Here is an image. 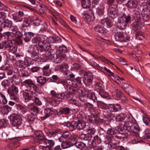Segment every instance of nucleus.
Returning a JSON list of instances; mask_svg holds the SVG:
<instances>
[{"instance_id":"obj_49","label":"nucleus","mask_w":150,"mask_h":150,"mask_svg":"<svg viewBox=\"0 0 150 150\" xmlns=\"http://www.w3.org/2000/svg\"><path fill=\"white\" fill-rule=\"evenodd\" d=\"M46 141V147H52L54 144V142L52 140L47 139Z\"/></svg>"},{"instance_id":"obj_60","label":"nucleus","mask_w":150,"mask_h":150,"mask_svg":"<svg viewBox=\"0 0 150 150\" xmlns=\"http://www.w3.org/2000/svg\"><path fill=\"white\" fill-rule=\"evenodd\" d=\"M63 58V57H61L60 56H57L55 59L54 57L52 60L56 62L59 63L62 61Z\"/></svg>"},{"instance_id":"obj_26","label":"nucleus","mask_w":150,"mask_h":150,"mask_svg":"<svg viewBox=\"0 0 150 150\" xmlns=\"http://www.w3.org/2000/svg\"><path fill=\"white\" fill-rule=\"evenodd\" d=\"M43 75L47 76H49L51 72L49 68V65H46L42 68Z\"/></svg>"},{"instance_id":"obj_15","label":"nucleus","mask_w":150,"mask_h":150,"mask_svg":"<svg viewBox=\"0 0 150 150\" xmlns=\"http://www.w3.org/2000/svg\"><path fill=\"white\" fill-rule=\"evenodd\" d=\"M109 110L112 112H116L120 110L121 109L120 105L118 103L109 104L108 105Z\"/></svg>"},{"instance_id":"obj_4","label":"nucleus","mask_w":150,"mask_h":150,"mask_svg":"<svg viewBox=\"0 0 150 150\" xmlns=\"http://www.w3.org/2000/svg\"><path fill=\"white\" fill-rule=\"evenodd\" d=\"M10 120L12 125L14 127L21 125L22 121L21 116L16 114H13L10 116Z\"/></svg>"},{"instance_id":"obj_33","label":"nucleus","mask_w":150,"mask_h":150,"mask_svg":"<svg viewBox=\"0 0 150 150\" xmlns=\"http://www.w3.org/2000/svg\"><path fill=\"white\" fill-rule=\"evenodd\" d=\"M103 114L105 118H108L112 115V113L110 111L107 109L104 110L103 111Z\"/></svg>"},{"instance_id":"obj_36","label":"nucleus","mask_w":150,"mask_h":150,"mask_svg":"<svg viewBox=\"0 0 150 150\" xmlns=\"http://www.w3.org/2000/svg\"><path fill=\"white\" fill-rule=\"evenodd\" d=\"M79 92L80 94L83 95L87 98L89 97L91 92L88 90L84 89L83 90H79Z\"/></svg>"},{"instance_id":"obj_29","label":"nucleus","mask_w":150,"mask_h":150,"mask_svg":"<svg viewBox=\"0 0 150 150\" xmlns=\"http://www.w3.org/2000/svg\"><path fill=\"white\" fill-rule=\"evenodd\" d=\"M35 134L36 136V138L38 140L43 138L44 135L40 131H36L35 132Z\"/></svg>"},{"instance_id":"obj_64","label":"nucleus","mask_w":150,"mask_h":150,"mask_svg":"<svg viewBox=\"0 0 150 150\" xmlns=\"http://www.w3.org/2000/svg\"><path fill=\"white\" fill-rule=\"evenodd\" d=\"M67 50V47L64 46H61L59 47V50L62 53L66 52Z\"/></svg>"},{"instance_id":"obj_10","label":"nucleus","mask_w":150,"mask_h":150,"mask_svg":"<svg viewBox=\"0 0 150 150\" xmlns=\"http://www.w3.org/2000/svg\"><path fill=\"white\" fill-rule=\"evenodd\" d=\"M93 78L91 72H86L84 74L83 81L86 86H89L91 83Z\"/></svg>"},{"instance_id":"obj_14","label":"nucleus","mask_w":150,"mask_h":150,"mask_svg":"<svg viewBox=\"0 0 150 150\" xmlns=\"http://www.w3.org/2000/svg\"><path fill=\"white\" fill-rule=\"evenodd\" d=\"M129 128L133 135L136 137L139 136L138 132L139 131L140 129L137 124L135 123H132L130 126H129Z\"/></svg>"},{"instance_id":"obj_22","label":"nucleus","mask_w":150,"mask_h":150,"mask_svg":"<svg viewBox=\"0 0 150 150\" xmlns=\"http://www.w3.org/2000/svg\"><path fill=\"white\" fill-rule=\"evenodd\" d=\"M49 41L50 43H57L62 42V39L60 37L54 36H50L49 38Z\"/></svg>"},{"instance_id":"obj_35","label":"nucleus","mask_w":150,"mask_h":150,"mask_svg":"<svg viewBox=\"0 0 150 150\" xmlns=\"http://www.w3.org/2000/svg\"><path fill=\"white\" fill-rule=\"evenodd\" d=\"M75 145L77 148L82 150L85 146V144L83 142H76L75 144Z\"/></svg>"},{"instance_id":"obj_45","label":"nucleus","mask_w":150,"mask_h":150,"mask_svg":"<svg viewBox=\"0 0 150 150\" xmlns=\"http://www.w3.org/2000/svg\"><path fill=\"white\" fill-rule=\"evenodd\" d=\"M32 100L37 105H40L42 104V103L39 99L36 97L35 96L32 97Z\"/></svg>"},{"instance_id":"obj_52","label":"nucleus","mask_w":150,"mask_h":150,"mask_svg":"<svg viewBox=\"0 0 150 150\" xmlns=\"http://www.w3.org/2000/svg\"><path fill=\"white\" fill-rule=\"evenodd\" d=\"M85 105L89 108H90V110H91V112H94L97 111V110L93 108V105L89 103H85Z\"/></svg>"},{"instance_id":"obj_16","label":"nucleus","mask_w":150,"mask_h":150,"mask_svg":"<svg viewBox=\"0 0 150 150\" xmlns=\"http://www.w3.org/2000/svg\"><path fill=\"white\" fill-rule=\"evenodd\" d=\"M115 38L116 40L120 42H126L127 39L125 37L123 33L122 32H117L115 35Z\"/></svg>"},{"instance_id":"obj_1","label":"nucleus","mask_w":150,"mask_h":150,"mask_svg":"<svg viewBox=\"0 0 150 150\" xmlns=\"http://www.w3.org/2000/svg\"><path fill=\"white\" fill-rule=\"evenodd\" d=\"M134 19L135 22H133L131 26L133 29L136 32L139 31V27H142L144 25V22L147 20H144L142 18V15L138 11H135L133 14Z\"/></svg>"},{"instance_id":"obj_37","label":"nucleus","mask_w":150,"mask_h":150,"mask_svg":"<svg viewBox=\"0 0 150 150\" xmlns=\"http://www.w3.org/2000/svg\"><path fill=\"white\" fill-rule=\"evenodd\" d=\"M46 41L41 40L40 41H39L38 43V45L40 47V51L41 52H44V46Z\"/></svg>"},{"instance_id":"obj_56","label":"nucleus","mask_w":150,"mask_h":150,"mask_svg":"<svg viewBox=\"0 0 150 150\" xmlns=\"http://www.w3.org/2000/svg\"><path fill=\"white\" fill-rule=\"evenodd\" d=\"M92 142H97L98 144L100 143L101 142L100 137H99L98 135L95 136L94 137L93 139L92 140Z\"/></svg>"},{"instance_id":"obj_5","label":"nucleus","mask_w":150,"mask_h":150,"mask_svg":"<svg viewBox=\"0 0 150 150\" xmlns=\"http://www.w3.org/2000/svg\"><path fill=\"white\" fill-rule=\"evenodd\" d=\"M127 125H125L123 127H120L118 128L117 133L119 134V135L115 136V137L118 138L126 137L129 135L130 134V132L127 129Z\"/></svg>"},{"instance_id":"obj_58","label":"nucleus","mask_w":150,"mask_h":150,"mask_svg":"<svg viewBox=\"0 0 150 150\" xmlns=\"http://www.w3.org/2000/svg\"><path fill=\"white\" fill-rule=\"evenodd\" d=\"M62 135L63 137L65 138L66 139H69L71 135V134L68 132H66L63 133L62 134Z\"/></svg>"},{"instance_id":"obj_55","label":"nucleus","mask_w":150,"mask_h":150,"mask_svg":"<svg viewBox=\"0 0 150 150\" xmlns=\"http://www.w3.org/2000/svg\"><path fill=\"white\" fill-rule=\"evenodd\" d=\"M127 121L131 123H134L135 120L131 114L128 115L127 117Z\"/></svg>"},{"instance_id":"obj_31","label":"nucleus","mask_w":150,"mask_h":150,"mask_svg":"<svg viewBox=\"0 0 150 150\" xmlns=\"http://www.w3.org/2000/svg\"><path fill=\"white\" fill-rule=\"evenodd\" d=\"M89 98L95 102H97L98 105H99L101 103L100 100H98L95 93L93 92L91 93L89 97Z\"/></svg>"},{"instance_id":"obj_9","label":"nucleus","mask_w":150,"mask_h":150,"mask_svg":"<svg viewBox=\"0 0 150 150\" xmlns=\"http://www.w3.org/2000/svg\"><path fill=\"white\" fill-rule=\"evenodd\" d=\"M105 24V21L103 20L101 23L95 25L94 27V30L96 32L101 33H106L107 30L104 28V25Z\"/></svg>"},{"instance_id":"obj_13","label":"nucleus","mask_w":150,"mask_h":150,"mask_svg":"<svg viewBox=\"0 0 150 150\" xmlns=\"http://www.w3.org/2000/svg\"><path fill=\"white\" fill-rule=\"evenodd\" d=\"M27 92H23V98L25 102H27L30 100H32V97L35 96V94L32 91H27Z\"/></svg>"},{"instance_id":"obj_40","label":"nucleus","mask_w":150,"mask_h":150,"mask_svg":"<svg viewBox=\"0 0 150 150\" xmlns=\"http://www.w3.org/2000/svg\"><path fill=\"white\" fill-rule=\"evenodd\" d=\"M17 108L18 109L21 111V112L22 114H24L27 112V110L25 108L23 105H18Z\"/></svg>"},{"instance_id":"obj_61","label":"nucleus","mask_w":150,"mask_h":150,"mask_svg":"<svg viewBox=\"0 0 150 150\" xmlns=\"http://www.w3.org/2000/svg\"><path fill=\"white\" fill-rule=\"evenodd\" d=\"M99 94L102 97L105 98L108 96V93L105 91L103 90L100 91L99 92Z\"/></svg>"},{"instance_id":"obj_28","label":"nucleus","mask_w":150,"mask_h":150,"mask_svg":"<svg viewBox=\"0 0 150 150\" xmlns=\"http://www.w3.org/2000/svg\"><path fill=\"white\" fill-rule=\"evenodd\" d=\"M81 79L80 77H78L77 78L74 79L72 81V83L75 86H79L81 84Z\"/></svg>"},{"instance_id":"obj_38","label":"nucleus","mask_w":150,"mask_h":150,"mask_svg":"<svg viewBox=\"0 0 150 150\" xmlns=\"http://www.w3.org/2000/svg\"><path fill=\"white\" fill-rule=\"evenodd\" d=\"M12 44L10 42V43L8 42H4V47L5 49H6L7 50L11 51L12 50L13 47L12 46Z\"/></svg>"},{"instance_id":"obj_2","label":"nucleus","mask_w":150,"mask_h":150,"mask_svg":"<svg viewBox=\"0 0 150 150\" xmlns=\"http://www.w3.org/2000/svg\"><path fill=\"white\" fill-rule=\"evenodd\" d=\"M27 107L30 112L33 115V116L30 115L28 117V120L29 122L33 124L37 122V120L35 117L39 112V108L33 103L28 104Z\"/></svg>"},{"instance_id":"obj_51","label":"nucleus","mask_w":150,"mask_h":150,"mask_svg":"<svg viewBox=\"0 0 150 150\" xmlns=\"http://www.w3.org/2000/svg\"><path fill=\"white\" fill-rule=\"evenodd\" d=\"M65 94L66 95L65 96V99L71 100L73 98L74 93L65 92Z\"/></svg>"},{"instance_id":"obj_7","label":"nucleus","mask_w":150,"mask_h":150,"mask_svg":"<svg viewBox=\"0 0 150 150\" xmlns=\"http://www.w3.org/2000/svg\"><path fill=\"white\" fill-rule=\"evenodd\" d=\"M29 51L31 52L33 59L36 61L39 59L38 48L36 45H32L29 48Z\"/></svg>"},{"instance_id":"obj_41","label":"nucleus","mask_w":150,"mask_h":150,"mask_svg":"<svg viewBox=\"0 0 150 150\" xmlns=\"http://www.w3.org/2000/svg\"><path fill=\"white\" fill-rule=\"evenodd\" d=\"M77 136L76 135L71 136L70 137L69 140L70 141L71 144H72V146L75 145V144L76 143L77 141Z\"/></svg>"},{"instance_id":"obj_63","label":"nucleus","mask_w":150,"mask_h":150,"mask_svg":"<svg viewBox=\"0 0 150 150\" xmlns=\"http://www.w3.org/2000/svg\"><path fill=\"white\" fill-rule=\"evenodd\" d=\"M66 95L65 92L58 93L57 96V99L62 100L65 99Z\"/></svg>"},{"instance_id":"obj_39","label":"nucleus","mask_w":150,"mask_h":150,"mask_svg":"<svg viewBox=\"0 0 150 150\" xmlns=\"http://www.w3.org/2000/svg\"><path fill=\"white\" fill-rule=\"evenodd\" d=\"M122 87L124 88L125 91L131 92V90L132 88L131 86H129L128 84L123 83L122 85Z\"/></svg>"},{"instance_id":"obj_34","label":"nucleus","mask_w":150,"mask_h":150,"mask_svg":"<svg viewBox=\"0 0 150 150\" xmlns=\"http://www.w3.org/2000/svg\"><path fill=\"white\" fill-rule=\"evenodd\" d=\"M126 116L124 113L119 114L116 117V119L118 122L122 121L124 120Z\"/></svg>"},{"instance_id":"obj_27","label":"nucleus","mask_w":150,"mask_h":150,"mask_svg":"<svg viewBox=\"0 0 150 150\" xmlns=\"http://www.w3.org/2000/svg\"><path fill=\"white\" fill-rule=\"evenodd\" d=\"M83 18L87 21L90 22L93 21L95 18V17L93 13L89 15H84L83 16Z\"/></svg>"},{"instance_id":"obj_53","label":"nucleus","mask_w":150,"mask_h":150,"mask_svg":"<svg viewBox=\"0 0 150 150\" xmlns=\"http://www.w3.org/2000/svg\"><path fill=\"white\" fill-rule=\"evenodd\" d=\"M57 132L55 130H50L46 132V134L48 137H54L56 135Z\"/></svg>"},{"instance_id":"obj_3","label":"nucleus","mask_w":150,"mask_h":150,"mask_svg":"<svg viewBox=\"0 0 150 150\" xmlns=\"http://www.w3.org/2000/svg\"><path fill=\"white\" fill-rule=\"evenodd\" d=\"M131 19V17L129 16L123 15L120 18L117 26L118 28L120 30L125 29L128 23Z\"/></svg>"},{"instance_id":"obj_50","label":"nucleus","mask_w":150,"mask_h":150,"mask_svg":"<svg viewBox=\"0 0 150 150\" xmlns=\"http://www.w3.org/2000/svg\"><path fill=\"white\" fill-rule=\"evenodd\" d=\"M46 140H47V139L45 138L44 137L43 138H41L38 141L40 144H41V146L46 147Z\"/></svg>"},{"instance_id":"obj_20","label":"nucleus","mask_w":150,"mask_h":150,"mask_svg":"<svg viewBox=\"0 0 150 150\" xmlns=\"http://www.w3.org/2000/svg\"><path fill=\"white\" fill-rule=\"evenodd\" d=\"M45 55L47 59L52 60L55 57V52L52 50L45 51Z\"/></svg>"},{"instance_id":"obj_18","label":"nucleus","mask_w":150,"mask_h":150,"mask_svg":"<svg viewBox=\"0 0 150 150\" xmlns=\"http://www.w3.org/2000/svg\"><path fill=\"white\" fill-rule=\"evenodd\" d=\"M108 11V14L112 18H115L117 16V11L115 8L113 7L112 5L109 6Z\"/></svg>"},{"instance_id":"obj_30","label":"nucleus","mask_w":150,"mask_h":150,"mask_svg":"<svg viewBox=\"0 0 150 150\" xmlns=\"http://www.w3.org/2000/svg\"><path fill=\"white\" fill-rule=\"evenodd\" d=\"M91 2L89 0H82L81 5L84 8H87L91 6Z\"/></svg>"},{"instance_id":"obj_59","label":"nucleus","mask_w":150,"mask_h":150,"mask_svg":"<svg viewBox=\"0 0 150 150\" xmlns=\"http://www.w3.org/2000/svg\"><path fill=\"white\" fill-rule=\"evenodd\" d=\"M143 121L147 126L150 125V118L149 117H146L143 119Z\"/></svg>"},{"instance_id":"obj_48","label":"nucleus","mask_w":150,"mask_h":150,"mask_svg":"<svg viewBox=\"0 0 150 150\" xmlns=\"http://www.w3.org/2000/svg\"><path fill=\"white\" fill-rule=\"evenodd\" d=\"M0 102L5 104L7 102V100L5 96L1 93H0Z\"/></svg>"},{"instance_id":"obj_24","label":"nucleus","mask_w":150,"mask_h":150,"mask_svg":"<svg viewBox=\"0 0 150 150\" xmlns=\"http://www.w3.org/2000/svg\"><path fill=\"white\" fill-rule=\"evenodd\" d=\"M138 1L137 0H129L128 2V6L130 8H136L137 6Z\"/></svg>"},{"instance_id":"obj_42","label":"nucleus","mask_w":150,"mask_h":150,"mask_svg":"<svg viewBox=\"0 0 150 150\" xmlns=\"http://www.w3.org/2000/svg\"><path fill=\"white\" fill-rule=\"evenodd\" d=\"M32 21L31 18L25 19L23 21V27H27L32 22Z\"/></svg>"},{"instance_id":"obj_32","label":"nucleus","mask_w":150,"mask_h":150,"mask_svg":"<svg viewBox=\"0 0 150 150\" xmlns=\"http://www.w3.org/2000/svg\"><path fill=\"white\" fill-rule=\"evenodd\" d=\"M72 146V144H71L69 141L66 140L62 143L61 144V147L63 149H65Z\"/></svg>"},{"instance_id":"obj_12","label":"nucleus","mask_w":150,"mask_h":150,"mask_svg":"<svg viewBox=\"0 0 150 150\" xmlns=\"http://www.w3.org/2000/svg\"><path fill=\"white\" fill-rule=\"evenodd\" d=\"M54 112V110L52 108H48L45 109L43 112H41L42 115V116L41 117V119L42 120L45 119L51 115Z\"/></svg>"},{"instance_id":"obj_6","label":"nucleus","mask_w":150,"mask_h":150,"mask_svg":"<svg viewBox=\"0 0 150 150\" xmlns=\"http://www.w3.org/2000/svg\"><path fill=\"white\" fill-rule=\"evenodd\" d=\"M7 91L12 99L16 101L18 100L19 98L17 96L18 90L14 85H12L8 89Z\"/></svg>"},{"instance_id":"obj_44","label":"nucleus","mask_w":150,"mask_h":150,"mask_svg":"<svg viewBox=\"0 0 150 150\" xmlns=\"http://www.w3.org/2000/svg\"><path fill=\"white\" fill-rule=\"evenodd\" d=\"M117 132V130L114 128L108 129L107 131V134L111 135H115Z\"/></svg>"},{"instance_id":"obj_23","label":"nucleus","mask_w":150,"mask_h":150,"mask_svg":"<svg viewBox=\"0 0 150 150\" xmlns=\"http://www.w3.org/2000/svg\"><path fill=\"white\" fill-rule=\"evenodd\" d=\"M71 110L68 107L64 108L60 110L57 113L58 116H60L62 114L68 115L70 112Z\"/></svg>"},{"instance_id":"obj_8","label":"nucleus","mask_w":150,"mask_h":150,"mask_svg":"<svg viewBox=\"0 0 150 150\" xmlns=\"http://www.w3.org/2000/svg\"><path fill=\"white\" fill-rule=\"evenodd\" d=\"M23 83L27 88V91H35L37 89V86L30 79L25 80L23 82Z\"/></svg>"},{"instance_id":"obj_19","label":"nucleus","mask_w":150,"mask_h":150,"mask_svg":"<svg viewBox=\"0 0 150 150\" xmlns=\"http://www.w3.org/2000/svg\"><path fill=\"white\" fill-rule=\"evenodd\" d=\"M46 78L45 77L40 76L37 79V85L40 87H42L46 83Z\"/></svg>"},{"instance_id":"obj_25","label":"nucleus","mask_w":150,"mask_h":150,"mask_svg":"<svg viewBox=\"0 0 150 150\" xmlns=\"http://www.w3.org/2000/svg\"><path fill=\"white\" fill-rule=\"evenodd\" d=\"M12 24V22L7 19L4 21L2 23L1 27L3 28H9Z\"/></svg>"},{"instance_id":"obj_62","label":"nucleus","mask_w":150,"mask_h":150,"mask_svg":"<svg viewBox=\"0 0 150 150\" xmlns=\"http://www.w3.org/2000/svg\"><path fill=\"white\" fill-rule=\"evenodd\" d=\"M80 137L81 139H83L85 140H89L90 138L88 135L83 134H81L80 135Z\"/></svg>"},{"instance_id":"obj_43","label":"nucleus","mask_w":150,"mask_h":150,"mask_svg":"<svg viewBox=\"0 0 150 150\" xmlns=\"http://www.w3.org/2000/svg\"><path fill=\"white\" fill-rule=\"evenodd\" d=\"M74 122H75V121H73L71 123L68 122H66L65 123L64 125L65 126L69 127L70 130L73 131L74 130V127H73V124L74 123Z\"/></svg>"},{"instance_id":"obj_11","label":"nucleus","mask_w":150,"mask_h":150,"mask_svg":"<svg viewBox=\"0 0 150 150\" xmlns=\"http://www.w3.org/2000/svg\"><path fill=\"white\" fill-rule=\"evenodd\" d=\"M50 93L52 96V97H48L47 98V100L50 101L51 103H54L57 105L59 104V101L57 99V96L58 93H57L54 90L51 91Z\"/></svg>"},{"instance_id":"obj_46","label":"nucleus","mask_w":150,"mask_h":150,"mask_svg":"<svg viewBox=\"0 0 150 150\" xmlns=\"http://www.w3.org/2000/svg\"><path fill=\"white\" fill-rule=\"evenodd\" d=\"M91 116H89V119L91 120L92 122H94L96 120V116L97 113L96 111L93 112Z\"/></svg>"},{"instance_id":"obj_21","label":"nucleus","mask_w":150,"mask_h":150,"mask_svg":"<svg viewBox=\"0 0 150 150\" xmlns=\"http://www.w3.org/2000/svg\"><path fill=\"white\" fill-rule=\"evenodd\" d=\"M112 87L113 88L114 92L115 93L116 96L114 98L117 100L120 99L122 97V93L120 92V91L118 89L115 85L112 86Z\"/></svg>"},{"instance_id":"obj_47","label":"nucleus","mask_w":150,"mask_h":150,"mask_svg":"<svg viewBox=\"0 0 150 150\" xmlns=\"http://www.w3.org/2000/svg\"><path fill=\"white\" fill-rule=\"evenodd\" d=\"M67 89L68 93H73L75 91L76 89L74 87L71 86L70 85L68 84L67 86Z\"/></svg>"},{"instance_id":"obj_17","label":"nucleus","mask_w":150,"mask_h":150,"mask_svg":"<svg viewBox=\"0 0 150 150\" xmlns=\"http://www.w3.org/2000/svg\"><path fill=\"white\" fill-rule=\"evenodd\" d=\"M74 123V124H73V127L74 130L76 128L79 130L82 129L86 126V123L82 121H79L78 122L75 121Z\"/></svg>"},{"instance_id":"obj_54","label":"nucleus","mask_w":150,"mask_h":150,"mask_svg":"<svg viewBox=\"0 0 150 150\" xmlns=\"http://www.w3.org/2000/svg\"><path fill=\"white\" fill-rule=\"evenodd\" d=\"M23 18L17 15L14 16L13 17V19L16 22H18L22 21H23Z\"/></svg>"},{"instance_id":"obj_57","label":"nucleus","mask_w":150,"mask_h":150,"mask_svg":"<svg viewBox=\"0 0 150 150\" xmlns=\"http://www.w3.org/2000/svg\"><path fill=\"white\" fill-rule=\"evenodd\" d=\"M44 48V52L51 50L50 44L46 42L45 43Z\"/></svg>"}]
</instances>
